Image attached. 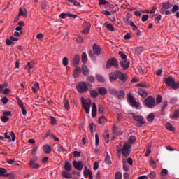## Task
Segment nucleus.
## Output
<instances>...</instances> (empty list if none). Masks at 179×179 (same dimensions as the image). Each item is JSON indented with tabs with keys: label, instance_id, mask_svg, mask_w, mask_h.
Masks as SVG:
<instances>
[{
	"label": "nucleus",
	"instance_id": "09e8293b",
	"mask_svg": "<svg viewBox=\"0 0 179 179\" xmlns=\"http://www.w3.org/2000/svg\"><path fill=\"white\" fill-rule=\"evenodd\" d=\"M50 120H51V125H57V119H55V117H50Z\"/></svg>",
	"mask_w": 179,
	"mask_h": 179
},
{
	"label": "nucleus",
	"instance_id": "774afa93",
	"mask_svg": "<svg viewBox=\"0 0 179 179\" xmlns=\"http://www.w3.org/2000/svg\"><path fill=\"white\" fill-rule=\"evenodd\" d=\"M179 9V6L178 5H174L173 8L172 9V12L175 13L177 12V10H178Z\"/></svg>",
	"mask_w": 179,
	"mask_h": 179
},
{
	"label": "nucleus",
	"instance_id": "4be33fe9",
	"mask_svg": "<svg viewBox=\"0 0 179 179\" xmlns=\"http://www.w3.org/2000/svg\"><path fill=\"white\" fill-rule=\"evenodd\" d=\"M98 92H99V94H101V96H104L105 94H107V93H108L107 88H106V87H99L98 90Z\"/></svg>",
	"mask_w": 179,
	"mask_h": 179
},
{
	"label": "nucleus",
	"instance_id": "423d86ee",
	"mask_svg": "<svg viewBox=\"0 0 179 179\" xmlns=\"http://www.w3.org/2000/svg\"><path fill=\"white\" fill-rule=\"evenodd\" d=\"M116 75L120 80L122 82H127V80L128 79V75H127V73H124L119 70H117Z\"/></svg>",
	"mask_w": 179,
	"mask_h": 179
},
{
	"label": "nucleus",
	"instance_id": "f3484780",
	"mask_svg": "<svg viewBox=\"0 0 179 179\" xmlns=\"http://www.w3.org/2000/svg\"><path fill=\"white\" fill-rule=\"evenodd\" d=\"M93 51H94V54H95V55H100V54L101 52V49H100V46L95 44L93 45Z\"/></svg>",
	"mask_w": 179,
	"mask_h": 179
},
{
	"label": "nucleus",
	"instance_id": "4c0bfd02",
	"mask_svg": "<svg viewBox=\"0 0 179 179\" xmlns=\"http://www.w3.org/2000/svg\"><path fill=\"white\" fill-rule=\"evenodd\" d=\"M143 52V48L142 47H138L135 49L136 54H138V55L139 54H142Z\"/></svg>",
	"mask_w": 179,
	"mask_h": 179
},
{
	"label": "nucleus",
	"instance_id": "0eeeda50",
	"mask_svg": "<svg viewBox=\"0 0 179 179\" xmlns=\"http://www.w3.org/2000/svg\"><path fill=\"white\" fill-rule=\"evenodd\" d=\"M111 66H118V61L115 59H110L107 61L106 68L110 69Z\"/></svg>",
	"mask_w": 179,
	"mask_h": 179
},
{
	"label": "nucleus",
	"instance_id": "a878e982",
	"mask_svg": "<svg viewBox=\"0 0 179 179\" xmlns=\"http://www.w3.org/2000/svg\"><path fill=\"white\" fill-rule=\"evenodd\" d=\"M117 74L114 73H110L109 74V79L111 82H115V80H117Z\"/></svg>",
	"mask_w": 179,
	"mask_h": 179
},
{
	"label": "nucleus",
	"instance_id": "5701e85b",
	"mask_svg": "<svg viewBox=\"0 0 179 179\" xmlns=\"http://www.w3.org/2000/svg\"><path fill=\"white\" fill-rule=\"evenodd\" d=\"M43 152L47 154H50V152H52L51 146H50L48 144L45 145L43 146Z\"/></svg>",
	"mask_w": 179,
	"mask_h": 179
},
{
	"label": "nucleus",
	"instance_id": "5fc2aeb1",
	"mask_svg": "<svg viewBox=\"0 0 179 179\" xmlns=\"http://www.w3.org/2000/svg\"><path fill=\"white\" fill-rule=\"evenodd\" d=\"M62 64L64 65V66H66L69 64V62H68V58L67 57H64L62 60Z\"/></svg>",
	"mask_w": 179,
	"mask_h": 179
},
{
	"label": "nucleus",
	"instance_id": "4d7b16f0",
	"mask_svg": "<svg viewBox=\"0 0 179 179\" xmlns=\"http://www.w3.org/2000/svg\"><path fill=\"white\" fill-rule=\"evenodd\" d=\"M69 13H62L59 15V17L61 19H65V17H66V16H69Z\"/></svg>",
	"mask_w": 179,
	"mask_h": 179
},
{
	"label": "nucleus",
	"instance_id": "6ab92c4d",
	"mask_svg": "<svg viewBox=\"0 0 179 179\" xmlns=\"http://www.w3.org/2000/svg\"><path fill=\"white\" fill-rule=\"evenodd\" d=\"M92 118L96 117V115H97V106L96 105L95 103H92Z\"/></svg>",
	"mask_w": 179,
	"mask_h": 179
},
{
	"label": "nucleus",
	"instance_id": "6e6d98bb",
	"mask_svg": "<svg viewBox=\"0 0 179 179\" xmlns=\"http://www.w3.org/2000/svg\"><path fill=\"white\" fill-rule=\"evenodd\" d=\"M107 29L110 30V31H114V27L111 24H108L106 25Z\"/></svg>",
	"mask_w": 179,
	"mask_h": 179
},
{
	"label": "nucleus",
	"instance_id": "a211bd4d",
	"mask_svg": "<svg viewBox=\"0 0 179 179\" xmlns=\"http://www.w3.org/2000/svg\"><path fill=\"white\" fill-rule=\"evenodd\" d=\"M62 177H64V178H66V179L72 178V174H71V173H69V171H63L62 172Z\"/></svg>",
	"mask_w": 179,
	"mask_h": 179
},
{
	"label": "nucleus",
	"instance_id": "dca6fc26",
	"mask_svg": "<svg viewBox=\"0 0 179 179\" xmlns=\"http://www.w3.org/2000/svg\"><path fill=\"white\" fill-rule=\"evenodd\" d=\"M7 171L5 168H0V177H10L12 173H6Z\"/></svg>",
	"mask_w": 179,
	"mask_h": 179
},
{
	"label": "nucleus",
	"instance_id": "e2e57ef3",
	"mask_svg": "<svg viewBox=\"0 0 179 179\" xmlns=\"http://www.w3.org/2000/svg\"><path fill=\"white\" fill-rule=\"evenodd\" d=\"M152 153V150H150V147H148L147 151L145 152V156H149Z\"/></svg>",
	"mask_w": 179,
	"mask_h": 179
},
{
	"label": "nucleus",
	"instance_id": "bf43d9fd",
	"mask_svg": "<svg viewBox=\"0 0 179 179\" xmlns=\"http://www.w3.org/2000/svg\"><path fill=\"white\" fill-rule=\"evenodd\" d=\"M6 44H7L8 45H12V44H15V43H13L10 39L7 38L6 40Z\"/></svg>",
	"mask_w": 179,
	"mask_h": 179
},
{
	"label": "nucleus",
	"instance_id": "052dcab7",
	"mask_svg": "<svg viewBox=\"0 0 179 179\" xmlns=\"http://www.w3.org/2000/svg\"><path fill=\"white\" fill-rule=\"evenodd\" d=\"M76 42L78 43V44H82V43L84 42L83 38L80 36L78 37V38L76 39Z\"/></svg>",
	"mask_w": 179,
	"mask_h": 179
},
{
	"label": "nucleus",
	"instance_id": "2f4dec72",
	"mask_svg": "<svg viewBox=\"0 0 179 179\" xmlns=\"http://www.w3.org/2000/svg\"><path fill=\"white\" fill-rule=\"evenodd\" d=\"M90 94L93 99H96L99 96V92L96 90H93L90 91Z\"/></svg>",
	"mask_w": 179,
	"mask_h": 179
},
{
	"label": "nucleus",
	"instance_id": "79ce46f5",
	"mask_svg": "<svg viewBox=\"0 0 179 179\" xmlns=\"http://www.w3.org/2000/svg\"><path fill=\"white\" fill-rule=\"evenodd\" d=\"M38 149V147H37V145H35L33 148H32V155L36 157V155H37V150Z\"/></svg>",
	"mask_w": 179,
	"mask_h": 179
},
{
	"label": "nucleus",
	"instance_id": "f8f14e48",
	"mask_svg": "<svg viewBox=\"0 0 179 179\" xmlns=\"http://www.w3.org/2000/svg\"><path fill=\"white\" fill-rule=\"evenodd\" d=\"M84 176L85 178H89V179H93V173L90 169H87V166H85L84 168Z\"/></svg>",
	"mask_w": 179,
	"mask_h": 179
},
{
	"label": "nucleus",
	"instance_id": "0e129e2a",
	"mask_svg": "<svg viewBox=\"0 0 179 179\" xmlns=\"http://www.w3.org/2000/svg\"><path fill=\"white\" fill-rule=\"evenodd\" d=\"M148 19H149V15H144L142 17L143 22H146Z\"/></svg>",
	"mask_w": 179,
	"mask_h": 179
},
{
	"label": "nucleus",
	"instance_id": "cd10ccee",
	"mask_svg": "<svg viewBox=\"0 0 179 179\" xmlns=\"http://www.w3.org/2000/svg\"><path fill=\"white\" fill-rule=\"evenodd\" d=\"M39 90H40V85L38 84V83H35L34 84V85L32 86L33 92H34L36 93V92H38Z\"/></svg>",
	"mask_w": 179,
	"mask_h": 179
},
{
	"label": "nucleus",
	"instance_id": "69168bd1",
	"mask_svg": "<svg viewBox=\"0 0 179 179\" xmlns=\"http://www.w3.org/2000/svg\"><path fill=\"white\" fill-rule=\"evenodd\" d=\"M17 103H18L19 106L20 107V108L24 107L23 106V101H22V99H17Z\"/></svg>",
	"mask_w": 179,
	"mask_h": 179
},
{
	"label": "nucleus",
	"instance_id": "7ed1b4c3",
	"mask_svg": "<svg viewBox=\"0 0 179 179\" xmlns=\"http://www.w3.org/2000/svg\"><path fill=\"white\" fill-rule=\"evenodd\" d=\"M82 106L87 114L90 113V107L92 106V100L90 99H85V98H81Z\"/></svg>",
	"mask_w": 179,
	"mask_h": 179
},
{
	"label": "nucleus",
	"instance_id": "ea45409f",
	"mask_svg": "<svg viewBox=\"0 0 179 179\" xmlns=\"http://www.w3.org/2000/svg\"><path fill=\"white\" fill-rule=\"evenodd\" d=\"M105 162L109 166L111 165V159L110 158L109 155H106V157H105Z\"/></svg>",
	"mask_w": 179,
	"mask_h": 179
},
{
	"label": "nucleus",
	"instance_id": "de8ad7c7",
	"mask_svg": "<svg viewBox=\"0 0 179 179\" xmlns=\"http://www.w3.org/2000/svg\"><path fill=\"white\" fill-rule=\"evenodd\" d=\"M64 108L66 111H69L71 110V106H69V101H66L64 103Z\"/></svg>",
	"mask_w": 179,
	"mask_h": 179
},
{
	"label": "nucleus",
	"instance_id": "20e7f679",
	"mask_svg": "<svg viewBox=\"0 0 179 179\" xmlns=\"http://www.w3.org/2000/svg\"><path fill=\"white\" fill-rule=\"evenodd\" d=\"M144 104L148 108H153L156 106V100L153 96H149L144 100Z\"/></svg>",
	"mask_w": 179,
	"mask_h": 179
},
{
	"label": "nucleus",
	"instance_id": "58836bf2",
	"mask_svg": "<svg viewBox=\"0 0 179 179\" xmlns=\"http://www.w3.org/2000/svg\"><path fill=\"white\" fill-rule=\"evenodd\" d=\"M149 178L155 179L156 178V173L153 171H151L150 173L148 174Z\"/></svg>",
	"mask_w": 179,
	"mask_h": 179
},
{
	"label": "nucleus",
	"instance_id": "f704fd0d",
	"mask_svg": "<svg viewBox=\"0 0 179 179\" xmlns=\"http://www.w3.org/2000/svg\"><path fill=\"white\" fill-rule=\"evenodd\" d=\"M165 127L169 131H174V127L173 126V124H171V123H166L165 124Z\"/></svg>",
	"mask_w": 179,
	"mask_h": 179
},
{
	"label": "nucleus",
	"instance_id": "864d4df0",
	"mask_svg": "<svg viewBox=\"0 0 179 179\" xmlns=\"http://www.w3.org/2000/svg\"><path fill=\"white\" fill-rule=\"evenodd\" d=\"M87 80H88V82H91L92 83H93L94 82V80H95L94 77L90 76L87 78Z\"/></svg>",
	"mask_w": 179,
	"mask_h": 179
},
{
	"label": "nucleus",
	"instance_id": "ddd939ff",
	"mask_svg": "<svg viewBox=\"0 0 179 179\" xmlns=\"http://www.w3.org/2000/svg\"><path fill=\"white\" fill-rule=\"evenodd\" d=\"M37 162V157H35L34 159L29 161V166L31 169H39L40 164L36 163Z\"/></svg>",
	"mask_w": 179,
	"mask_h": 179
},
{
	"label": "nucleus",
	"instance_id": "a18cd8bd",
	"mask_svg": "<svg viewBox=\"0 0 179 179\" xmlns=\"http://www.w3.org/2000/svg\"><path fill=\"white\" fill-rule=\"evenodd\" d=\"M115 179H122V173H121V172H117L115 176Z\"/></svg>",
	"mask_w": 179,
	"mask_h": 179
},
{
	"label": "nucleus",
	"instance_id": "2eb2a0df",
	"mask_svg": "<svg viewBox=\"0 0 179 179\" xmlns=\"http://www.w3.org/2000/svg\"><path fill=\"white\" fill-rule=\"evenodd\" d=\"M174 82H176V80L173 77H168L167 78H165V83L167 86L172 87Z\"/></svg>",
	"mask_w": 179,
	"mask_h": 179
},
{
	"label": "nucleus",
	"instance_id": "f03ea898",
	"mask_svg": "<svg viewBox=\"0 0 179 179\" xmlns=\"http://www.w3.org/2000/svg\"><path fill=\"white\" fill-rule=\"evenodd\" d=\"M119 55L121 57L122 60L120 62V64L122 65V67L125 71L126 69H128L129 68V62L127 59V55L124 54V52L120 51Z\"/></svg>",
	"mask_w": 179,
	"mask_h": 179
},
{
	"label": "nucleus",
	"instance_id": "3c124183",
	"mask_svg": "<svg viewBox=\"0 0 179 179\" xmlns=\"http://www.w3.org/2000/svg\"><path fill=\"white\" fill-rule=\"evenodd\" d=\"M99 123H101V124H104V122H106V121H107V119L106 118V117L101 116V117L99 118Z\"/></svg>",
	"mask_w": 179,
	"mask_h": 179
},
{
	"label": "nucleus",
	"instance_id": "49530a36",
	"mask_svg": "<svg viewBox=\"0 0 179 179\" xmlns=\"http://www.w3.org/2000/svg\"><path fill=\"white\" fill-rule=\"evenodd\" d=\"M171 87H172V89H179V82H173V84L172 85V86H171Z\"/></svg>",
	"mask_w": 179,
	"mask_h": 179
},
{
	"label": "nucleus",
	"instance_id": "338daca9",
	"mask_svg": "<svg viewBox=\"0 0 179 179\" xmlns=\"http://www.w3.org/2000/svg\"><path fill=\"white\" fill-rule=\"evenodd\" d=\"M74 157H79L80 156V152L79 151H74L73 152Z\"/></svg>",
	"mask_w": 179,
	"mask_h": 179
},
{
	"label": "nucleus",
	"instance_id": "37998d69",
	"mask_svg": "<svg viewBox=\"0 0 179 179\" xmlns=\"http://www.w3.org/2000/svg\"><path fill=\"white\" fill-rule=\"evenodd\" d=\"M69 2H71L75 6H80V3L76 0H69Z\"/></svg>",
	"mask_w": 179,
	"mask_h": 179
},
{
	"label": "nucleus",
	"instance_id": "680f3d73",
	"mask_svg": "<svg viewBox=\"0 0 179 179\" xmlns=\"http://www.w3.org/2000/svg\"><path fill=\"white\" fill-rule=\"evenodd\" d=\"M99 112L101 113V114L104 113V107H103V106L101 105L99 106Z\"/></svg>",
	"mask_w": 179,
	"mask_h": 179
},
{
	"label": "nucleus",
	"instance_id": "393cba45",
	"mask_svg": "<svg viewBox=\"0 0 179 179\" xmlns=\"http://www.w3.org/2000/svg\"><path fill=\"white\" fill-rule=\"evenodd\" d=\"M82 71L85 76H87V75H89V69L86 65H83Z\"/></svg>",
	"mask_w": 179,
	"mask_h": 179
},
{
	"label": "nucleus",
	"instance_id": "b1692460",
	"mask_svg": "<svg viewBox=\"0 0 179 179\" xmlns=\"http://www.w3.org/2000/svg\"><path fill=\"white\" fill-rule=\"evenodd\" d=\"M138 94L139 96H141V97H146L148 96V92H146V90L140 89L138 90Z\"/></svg>",
	"mask_w": 179,
	"mask_h": 179
},
{
	"label": "nucleus",
	"instance_id": "1a4fd4ad",
	"mask_svg": "<svg viewBox=\"0 0 179 179\" xmlns=\"http://www.w3.org/2000/svg\"><path fill=\"white\" fill-rule=\"evenodd\" d=\"M128 101L129 103H131L133 107H136V108H139V103L135 101V99H134V96L131 94H129L128 95Z\"/></svg>",
	"mask_w": 179,
	"mask_h": 179
},
{
	"label": "nucleus",
	"instance_id": "c85d7f7f",
	"mask_svg": "<svg viewBox=\"0 0 179 179\" xmlns=\"http://www.w3.org/2000/svg\"><path fill=\"white\" fill-rule=\"evenodd\" d=\"M153 17H155V23H157V24L160 23V20H162V15L155 14L153 15Z\"/></svg>",
	"mask_w": 179,
	"mask_h": 179
},
{
	"label": "nucleus",
	"instance_id": "13d9d810",
	"mask_svg": "<svg viewBox=\"0 0 179 179\" xmlns=\"http://www.w3.org/2000/svg\"><path fill=\"white\" fill-rule=\"evenodd\" d=\"M162 176H167L169 174V171L166 169H164L161 173Z\"/></svg>",
	"mask_w": 179,
	"mask_h": 179
},
{
	"label": "nucleus",
	"instance_id": "c756f323",
	"mask_svg": "<svg viewBox=\"0 0 179 179\" xmlns=\"http://www.w3.org/2000/svg\"><path fill=\"white\" fill-rule=\"evenodd\" d=\"M147 120H148V122H153V121L155 120V114L150 113L147 117Z\"/></svg>",
	"mask_w": 179,
	"mask_h": 179
},
{
	"label": "nucleus",
	"instance_id": "9d476101",
	"mask_svg": "<svg viewBox=\"0 0 179 179\" xmlns=\"http://www.w3.org/2000/svg\"><path fill=\"white\" fill-rule=\"evenodd\" d=\"M113 94H117L118 99H124L125 97V92L124 90L117 91L116 90H110Z\"/></svg>",
	"mask_w": 179,
	"mask_h": 179
},
{
	"label": "nucleus",
	"instance_id": "72a5a7b5",
	"mask_svg": "<svg viewBox=\"0 0 179 179\" xmlns=\"http://www.w3.org/2000/svg\"><path fill=\"white\" fill-rule=\"evenodd\" d=\"M82 62L83 64H86L87 62V55L85 52H83L82 55Z\"/></svg>",
	"mask_w": 179,
	"mask_h": 179
},
{
	"label": "nucleus",
	"instance_id": "f257e3e1",
	"mask_svg": "<svg viewBox=\"0 0 179 179\" xmlns=\"http://www.w3.org/2000/svg\"><path fill=\"white\" fill-rule=\"evenodd\" d=\"M132 148V145L129 144L128 142H125L123 144L122 148L117 147L116 150L120 154H122L124 157H128L129 155H131V149Z\"/></svg>",
	"mask_w": 179,
	"mask_h": 179
},
{
	"label": "nucleus",
	"instance_id": "c9c22d12",
	"mask_svg": "<svg viewBox=\"0 0 179 179\" xmlns=\"http://www.w3.org/2000/svg\"><path fill=\"white\" fill-rule=\"evenodd\" d=\"M96 79H97L98 82H101L102 83L106 82V79L101 75H97Z\"/></svg>",
	"mask_w": 179,
	"mask_h": 179
},
{
	"label": "nucleus",
	"instance_id": "412c9836",
	"mask_svg": "<svg viewBox=\"0 0 179 179\" xmlns=\"http://www.w3.org/2000/svg\"><path fill=\"white\" fill-rule=\"evenodd\" d=\"M64 169L66 170V171H72V164H71L69 162L66 161Z\"/></svg>",
	"mask_w": 179,
	"mask_h": 179
},
{
	"label": "nucleus",
	"instance_id": "6e6552de",
	"mask_svg": "<svg viewBox=\"0 0 179 179\" xmlns=\"http://www.w3.org/2000/svg\"><path fill=\"white\" fill-rule=\"evenodd\" d=\"M133 118L136 122H137V126L138 127H142L143 124H145V120H143V117L140 116V115H134L133 116Z\"/></svg>",
	"mask_w": 179,
	"mask_h": 179
},
{
	"label": "nucleus",
	"instance_id": "603ef678",
	"mask_svg": "<svg viewBox=\"0 0 179 179\" xmlns=\"http://www.w3.org/2000/svg\"><path fill=\"white\" fill-rule=\"evenodd\" d=\"M2 122H8L9 121V117L4 116V115L1 117Z\"/></svg>",
	"mask_w": 179,
	"mask_h": 179
},
{
	"label": "nucleus",
	"instance_id": "473e14b6",
	"mask_svg": "<svg viewBox=\"0 0 179 179\" xmlns=\"http://www.w3.org/2000/svg\"><path fill=\"white\" fill-rule=\"evenodd\" d=\"M172 120H176V118H179V110H176L171 115Z\"/></svg>",
	"mask_w": 179,
	"mask_h": 179
},
{
	"label": "nucleus",
	"instance_id": "aec40b11",
	"mask_svg": "<svg viewBox=\"0 0 179 179\" xmlns=\"http://www.w3.org/2000/svg\"><path fill=\"white\" fill-rule=\"evenodd\" d=\"M18 16H24V17H27V10H23V8L20 7L19 9Z\"/></svg>",
	"mask_w": 179,
	"mask_h": 179
},
{
	"label": "nucleus",
	"instance_id": "e433bc0d",
	"mask_svg": "<svg viewBox=\"0 0 179 179\" xmlns=\"http://www.w3.org/2000/svg\"><path fill=\"white\" fill-rule=\"evenodd\" d=\"M80 61V57L78 55L76 56L74 59H73L74 65H78Z\"/></svg>",
	"mask_w": 179,
	"mask_h": 179
},
{
	"label": "nucleus",
	"instance_id": "a19ab883",
	"mask_svg": "<svg viewBox=\"0 0 179 179\" xmlns=\"http://www.w3.org/2000/svg\"><path fill=\"white\" fill-rule=\"evenodd\" d=\"M163 7L164 9H170V8H173V4L170 3H164Z\"/></svg>",
	"mask_w": 179,
	"mask_h": 179
},
{
	"label": "nucleus",
	"instance_id": "8fccbe9b",
	"mask_svg": "<svg viewBox=\"0 0 179 179\" xmlns=\"http://www.w3.org/2000/svg\"><path fill=\"white\" fill-rule=\"evenodd\" d=\"M100 143V140L99 139V134H95V145L97 146Z\"/></svg>",
	"mask_w": 179,
	"mask_h": 179
},
{
	"label": "nucleus",
	"instance_id": "4468645a",
	"mask_svg": "<svg viewBox=\"0 0 179 179\" xmlns=\"http://www.w3.org/2000/svg\"><path fill=\"white\" fill-rule=\"evenodd\" d=\"M83 27H84V30L83 31V33L84 34H89V31H90V23L87 22H85L83 23Z\"/></svg>",
	"mask_w": 179,
	"mask_h": 179
},
{
	"label": "nucleus",
	"instance_id": "9b49d317",
	"mask_svg": "<svg viewBox=\"0 0 179 179\" xmlns=\"http://www.w3.org/2000/svg\"><path fill=\"white\" fill-rule=\"evenodd\" d=\"M73 166L77 170L81 171L83 169V162L82 161H73Z\"/></svg>",
	"mask_w": 179,
	"mask_h": 179
},
{
	"label": "nucleus",
	"instance_id": "39448f33",
	"mask_svg": "<svg viewBox=\"0 0 179 179\" xmlns=\"http://www.w3.org/2000/svg\"><path fill=\"white\" fill-rule=\"evenodd\" d=\"M76 89L78 93H85L89 90V87L85 82L83 81L77 84Z\"/></svg>",
	"mask_w": 179,
	"mask_h": 179
},
{
	"label": "nucleus",
	"instance_id": "bb28decb",
	"mask_svg": "<svg viewBox=\"0 0 179 179\" xmlns=\"http://www.w3.org/2000/svg\"><path fill=\"white\" fill-rule=\"evenodd\" d=\"M136 142V137L134 136H131L129 139H128V144L129 145H132L133 143H135Z\"/></svg>",
	"mask_w": 179,
	"mask_h": 179
},
{
	"label": "nucleus",
	"instance_id": "c03bdc74",
	"mask_svg": "<svg viewBox=\"0 0 179 179\" xmlns=\"http://www.w3.org/2000/svg\"><path fill=\"white\" fill-rule=\"evenodd\" d=\"M163 101V97L160 95H158L156 99L157 104H160Z\"/></svg>",
	"mask_w": 179,
	"mask_h": 179
},
{
	"label": "nucleus",
	"instance_id": "7c9ffc66",
	"mask_svg": "<svg viewBox=\"0 0 179 179\" xmlns=\"http://www.w3.org/2000/svg\"><path fill=\"white\" fill-rule=\"evenodd\" d=\"M80 73V68L76 67L73 72L74 78L79 77Z\"/></svg>",
	"mask_w": 179,
	"mask_h": 179
}]
</instances>
